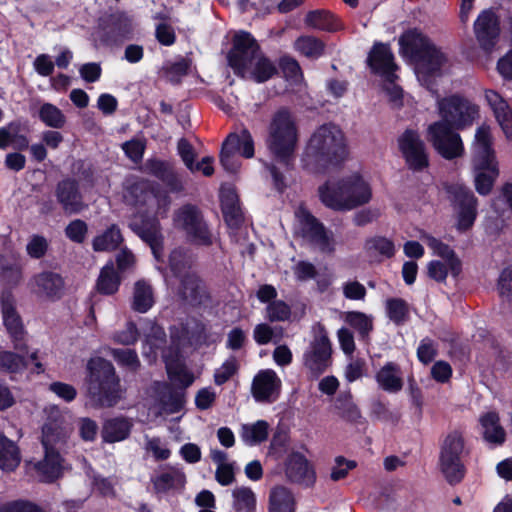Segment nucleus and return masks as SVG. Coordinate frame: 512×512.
Here are the masks:
<instances>
[{
  "instance_id": "obj_31",
  "label": "nucleus",
  "mask_w": 512,
  "mask_h": 512,
  "mask_svg": "<svg viewBox=\"0 0 512 512\" xmlns=\"http://www.w3.org/2000/svg\"><path fill=\"white\" fill-rule=\"evenodd\" d=\"M151 482L155 493L166 494L170 491L183 489L186 484V476L180 469L171 467L169 471L151 478Z\"/></svg>"
},
{
  "instance_id": "obj_11",
  "label": "nucleus",
  "mask_w": 512,
  "mask_h": 512,
  "mask_svg": "<svg viewBox=\"0 0 512 512\" xmlns=\"http://www.w3.org/2000/svg\"><path fill=\"white\" fill-rule=\"evenodd\" d=\"M54 423H46L43 427L44 458L35 463L34 469L43 482L52 483L63 474L64 459L59 451L49 444L50 441L61 440L62 432H58Z\"/></svg>"
},
{
  "instance_id": "obj_52",
  "label": "nucleus",
  "mask_w": 512,
  "mask_h": 512,
  "mask_svg": "<svg viewBox=\"0 0 512 512\" xmlns=\"http://www.w3.org/2000/svg\"><path fill=\"white\" fill-rule=\"evenodd\" d=\"M171 341L175 344H179L181 339H193L197 342L206 340V325L199 320H195V325L192 331L189 330L188 326H182V328L171 330Z\"/></svg>"
},
{
  "instance_id": "obj_22",
  "label": "nucleus",
  "mask_w": 512,
  "mask_h": 512,
  "mask_svg": "<svg viewBox=\"0 0 512 512\" xmlns=\"http://www.w3.org/2000/svg\"><path fill=\"white\" fill-rule=\"evenodd\" d=\"M54 195L65 214H78L85 207L79 182L75 178L67 177L60 180L55 187Z\"/></svg>"
},
{
  "instance_id": "obj_21",
  "label": "nucleus",
  "mask_w": 512,
  "mask_h": 512,
  "mask_svg": "<svg viewBox=\"0 0 512 512\" xmlns=\"http://www.w3.org/2000/svg\"><path fill=\"white\" fill-rule=\"evenodd\" d=\"M287 480L291 483L311 487L316 482V472L304 454L292 451L284 462Z\"/></svg>"
},
{
  "instance_id": "obj_36",
  "label": "nucleus",
  "mask_w": 512,
  "mask_h": 512,
  "mask_svg": "<svg viewBox=\"0 0 512 512\" xmlns=\"http://www.w3.org/2000/svg\"><path fill=\"white\" fill-rule=\"evenodd\" d=\"M155 181L138 178L127 184L126 194L137 206H147L153 198Z\"/></svg>"
},
{
  "instance_id": "obj_9",
  "label": "nucleus",
  "mask_w": 512,
  "mask_h": 512,
  "mask_svg": "<svg viewBox=\"0 0 512 512\" xmlns=\"http://www.w3.org/2000/svg\"><path fill=\"white\" fill-rule=\"evenodd\" d=\"M460 130L439 120L431 123L426 129V140L436 153L445 160L461 158L465 154V147Z\"/></svg>"
},
{
  "instance_id": "obj_48",
  "label": "nucleus",
  "mask_w": 512,
  "mask_h": 512,
  "mask_svg": "<svg viewBox=\"0 0 512 512\" xmlns=\"http://www.w3.org/2000/svg\"><path fill=\"white\" fill-rule=\"evenodd\" d=\"M345 321L358 332L362 340L369 339V335L374 328L371 316L360 311H349L346 313Z\"/></svg>"
},
{
  "instance_id": "obj_4",
  "label": "nucleus",
  "mask_w": 512,
  "mask_h": 512,
  "mask_svg": "<svg viewBox=\"0 0 512 512\" xmlns=\"http://www.w3.org/2000/svg\"><path fill=\"white\" fill-rule=\"evenodd\" d=\"M321 203L334 211H350L367 204L372 198L370 185L359 173L336 182H325L318 188Z\"/></svg>"
},
{
  "instance_id": "obj_60",
  "label": "nucleus",
  "mask_w": 512,
  "mask_h": 512,
  "mask_svg": "<svg viewBox=\"0 0 512 512\" xmlns=\"http://www.w3.org/2000/svg\"><path fill=\"white\" fill-rule=\"evenodd\" d=\"M177 150L185 166L191 172L200 171L201 163L195 164L196 154L194 152L193 146L187 139L181 138L178 141Z\"/></svg>"
},
{
  "instance_id": "obj_19",
  "label": "nucleus",
  "mask_w": 512,
  "mask_h": 512,
  "mask_svg": "<svg viewBox=\"0 0 512 512\" xmlns=\"http://www.w3.org/2000/svg\"><path fill=\"white\" fill-rule=\"evenodd\" d=\"M142 171L161 181L171 193L179 194L185 189L182 173L178 171L173 161L156 157L148 158Z\"/></svg>"
},
{
  "instance_id": "obj_20",
  "label": "nucleus",
  "mask_w": 512,
  "mask_h": 512,
  "mask_svg": "<svg viewBox=\"0 0 512 512\" xmlns=\"http://www.w3.org/2000/svg\"><path fill=\"white\" fill-rule=\"evenodd\" d=\"M500 17L492 9H484L474 22L476 40L482 50L491 52L498 43L501 33Z\"/></svg>"
},
{
  "instance_id": "obj_5",
  "label": "nucleus",
  "mask_w": 512,
  "mask_h": 512,
  "mask_svg": "<svg viewBox=\"0 0 512 512\" xmlns=\"http://www.w3.org/2000/svg\"><path fill=\"white\" fill-rule=\"evenodd\" d=\"M267 147L272 158L286 170L293 168L298 143V129L287 108L278 109L268 127Z\"/></svg>"
},
{
  "instance_id": "obj_27",
  "label": "nucleus",
  "mask_w": 512,
  "mask_h": 512,
  "mask_svg": "<svg viewBox=\"0 0 512 512\" xmlns=\"http://www.w3.org/2000/svg\"><path fill=\"white\" fill-rule=\"evenodd\" d=\"M28 132L27 122L20 119L13 120L0 127V149L5 150L9 146H12L18 152L29 149Z\"/></svg>"
},
{
  "instance_id": "obj_38",
  "label": "nucleus",
  "mask_w": 512,
  "mask_h": 512,
  "mask_svg": "<svg viewBox=\"0 0 512 512\" xmlns=\"http://www.w3.org/2000/svg\"><path fill=\"white\" fill-rule=\"evenodd\" d=\"M124 238L117 224H111L103 233L94 237L92 248L95 252L115 251Z\"/></svg>"
},
{
  "instance_id": "obj_57",
  "label": "nucleus",
  "mask_w": 512,
  "mask_h": 512,
  "mask_svg": "<svg viewBox=\"0 0 512 512\" xmlns=\"http://www.w3.org/2000/svg\"><path fill=\"white\" fill-rule=\"evenodd\" d=\"M166 372L169 379L178 378V376L183 375L186 378V385H192L194 382V375L190 372L185 364L181 362L179 359H169L166 357L165 359Z\"/></svg>"
},
{
  "instance_id": "obj_54",
  "label": "nucleus",
  "mask_w": 512,
  "mask_h": 512,
  "mask_svg": "<svg viewBox=\"0 0 512 512\" xmlns=\"http://www.w3.org/2000/svg\"><path fill=\"white\" fill-rule=\"evenodd\" d=\"M365 249L368 253L375 251L386 258H392L395 255L394 242L384 236L368 238L365 241Z\"/></svg>"
},
{
  "instance_id": "obj_28",
  "label": "nucleus",
  "mask_w": 512,
  "mask_h": 512,
  "mask_svg": "<svg viewBox=\"0 0 512 512\" xmlns=\"http://www.w3.org/2000/svg\"><path fill=\"white\" fill-rule=\"evenodd\" d=\"M479 424L482 427L483 440L494 446H502L506 441V431L500 423L497 411H488L480 415Z\"/></svg>"
},
{
  "instance_id": "obj_42",
  "label": "nucleus",
  "mask_w": 512,
  "mask_h": 512,
  "mask_svg": "<svg viewBox=\"0 0 512 512\" xmlns=\"http://www.w3.org/2000/svg\"><path fill=\"white\" fill-rule=\"evenodd\" d=\"M294 48L301 55L316 60L325 53L326 44L312 35H301L294 42Z\"/></svg>"
},
{
  "instance_id": "obj_37",
  "label": "nucleus",
  "mask_w": 512,
  "mask_h": 512,
  "mask_svg": "<svg viewBox=\"0 0 512 512\" xmlns=\"http://www.w3.org/2000/svg\"><path fill=\"white\" fill-rule=\"evenodd\" d=\"M20 462L19 447L0 431V469L7 472L14 471Z\"/></svg>"
},
{
  "instance_id": "obj_14",
  "label": "nucleus",
  "mask_w": 512,
  "mask_h": 512,
  "mask_svg": "<svg viewBox=\"0 0 512 512\" xmlns=\"http://www.w3.org/2000/svg\"><path fill=\"white\" fill-rule=\"evenodd\" d=\"M0 304L3 318V325L13 344V348L23 354L28 353L27 331L24 327L22 317L16 309V300L10 290L1 293Z\"/></svg>"
},
{
  "instance_id": "obj_43",
  "label": "nucleus",
  "mask_w": 512,
  "mask_h": 512,
  "mask_svg": "<svg viewBox=\"0 0 512 512\" xmlns=\"http://www.w3.org/2000/svg\"><path fill=\"white\" fill-rule=\"evenodd\" d=\"M121 284V278L112 263L106 264L100 271L96 289L102 295H114Z\"/></svg>"
},
{
  "instance_id": "obj_51",
  "label": "nucleus",
  "mask_w": 512,
  "mask_h": 512,
  "mask_svg": "<svg viewBox=\"0 0 512 512\" xmlns=\"http://www.w3.org/2000/svg\"><path fill=\"white\" fill-rule=\"evenodd\" d=\"M255 60L256 62L251 71L252 78L255 82L264 83L277 74V67L268 57L258 55Z\"/></svg>"
},
{
  "instance_id": "obj_39",
  "label": "nucleus",
  "mask_w": 512,
  "mask_h": 512,
  "mask_svg": "<svg viewBox=\"0 0 512 512\" xmlns=\"http://www.w3.org/2000/svg\"><path fill=\"white\" fill-rule=\"evenodd\" d=\"M131 230L144 242H153L155 238L161 236L159 232V221L149 215H140L130 224Z\"/></svg>"
},
{
  "instance_id": "obj_25",
  "label": "nucleus",
  "mask_w": 512,
  "mask_h": 512,
  "mask_svg": "<svg viewBox=\"0 0 512 512\" xmlns=\"http://www.w3.org/2000/svg\"><path fill=\"white\" fill-rule=\"evenodd\" d=\"M281 388V380L272 369L260 370L253 378L251 393L257 402H274Z\"/></svg>"
},
{
  "instance_id": "obj_56",
  "label": "nucleus",
  "mask_w": 512,
  "mask_h": 512,
  "mask_svg": "<svg viewBox=\"0 0 512 512\" xmlns=\"http://www.w3.org/2000/svg\"><path fill=\"white\" fill-rule=\"evenodd\" d=\"M291 316L290 306L283 300H274L266 307V319L270 322H284Z\"/></svg>"
},
{
  "instance_id": "obj_8",
  "label": "nucleus",
  "mask_w": 512,
  "mask_h": 512,
  "mask_svg": "<svg viewBox=\"0 0 512 512\" xmlns=\"http://www.w3.org/2000/svg\"><path fill=\"white\" fill-rule=\"evenodd\" d=\"M441 122L447 123L456 130L470 128L479 117V106L465 96L455 93L438 101Z\"/></svg>"
},
{
  "instance_id": "obj_62",
  "label": "nucleus",
  "mask_w": 512,
  "mask_h": 512,
  "mask_svg": "<svg viewBox=\"0 0 512 512\" xmlns=\"http://www.w3.org/2000/svg\"><path fill=\"white\" fill-rule=\"evenodd\" d=\"M238 369L239 365L236 358L231 356L219 369H216L214 373V383L217 386L225 384L238 372Z\"/></svg>"
},
{
  "instance_id": "obj_33",
  "label": "nucleus",
  "mask_w": 512,
  "mask_h": 512,
  "mask_svg": "<svg viewBox=\"0 0 512 512\" xmlns=\"http://www.w3.org/2000/svg\"><path fill=\"white\" fill-rule=\"evenodd\" d=\"M296 499L292 491L282 485L271 489L268 512H296Z\"/></svg>"
},
{
  "instance_id": "obj_44",
  "label": "nucleus",
  "mask_w": 512,
  "mask_h": 512,
  "mask_svg": "<svg viewBox=\"0 0 512 512\" xmlns=\"http://www.w3.org/2000/svg\"><path fill=\"white\" fill-rule=\"evenodd\" d=\"M386 315L395 325L401 326L409 320V304L403 298H388L385 302Z\"/></svg>"
},
{
  "instance_id": "obj_59",
  "label": "nucleus",
  "mask_w": 512,
  "mask_h": 512,
  "mask_svg": "<svg viewBox=\"0 0 512 512\" xmlns=\"http://www.w3.org/2000/svg\"><path fill=\"white\" fill-rule=\"evenodd\" d=\"M74 173L83 181L87 186L93 187L95 185V167L90 161L78 159L73 164Z\"/></svg>"
},
{
  "instance_id": "obj_61",
  "label": "nucleus",
  "mask_w": 512,
  "mask_h": 512,
  "mask_svg": "<svg viewBox=\"0 0 512 512\" xmlns=\"http://www.w3.org/2000/svg\"><path fill=\"white\" fill-rule=\"evenodd\" d=\"M290 436L283 429H277L270 441L269 452L276 458L282 457L288 449Z\"/></svg>"
},
{
  "instance_id": "obj_55",
  "label": "nucleus",
  "mask_w": 512,
  "mask_h": 512,
  "mask_svg": "<svg viewBox=\"0 0 512 512\" xmlns=\"http://www.w3.org/2000/svg\"><path fill=\"white\" fill-rule=\"evenodd\" d=\"M234 497V508L237 511H241L243 509L246 512H253L256 507V496L251 488L249 487H240L236 488L233 491Z\"/></svg>"
},
{
  "instance_id": "obj_41",
  "label": "nucleus",
  "mask_w": 512,
  "mask_h": 512,
  "mask_svg": "<svg viewBox=\"0 0 512 512\" xmlns=\"http://www.w3.org/2000/svg\"><path fill=\"white\" fill-rule=\"evenodd\" d=\"M152 286L141 279L135 282L133 291L132 309L138 313L148 312L154 305Z\"/></svg>"
},
{
  "instance_id": "obj_32",
  "label": "nucleus",
  "mask_w": 512,
  "mask_h": 512,
  "mask_svg": "<svg viewBox=\"0 0 512 512\" xmlns=\"http://www.w3.org/2000/svg\"><path fill=\"white\" fill-rule=\"evenodd\" d=\"M132 424L123 417L107 419L102 426L101 437L105 443H115L129 437Z\"/></svg>"
},
{
  "instance_id": "obj_34",
  "label": "nucleus",
  "mask_w": 512,
  "mask_h": 512,
  "mask_svg": "<svg viewBox=\"0 0 512 512\" xmlns=\"http://www.w3.org/2000/svg\"><path fill=\"white\" fill-rule=\"evenodd\" d=\"M400 366L395 362H387L376 373V381L379 386L387 392L396 393L403 387V380L400 376Z\"/></svg>"
},
{
  "instance_id": "obj_16",
  "label": "nucleus",
  "mask_w": 512,
  "mask_h": 512,
  "mask_svg": "<svg viewBox=\"0 0 512 512\" xmlns=\"http://www.w3.org/2000/svg\"><path fill=\"white\" fill-rule=\"evenodd\" d=\"M397 142L405 165L410 171L420 173L430 166V157L426 144L421 139L417 130L406 129L398 137Z\"/></svg>"
},
{
  "instance_id": "obj_2",
  "label": "nucleus",
  "mask_w": 512,
  "mask_h": 512,
  "mask_svg": "<svg viewBox=\"0 0 512 512\" xmlns=\"http://www.w3.org/2000/svg\"><path fill=\"white\" fill-rule=\"evenodd\" d=\"M400 51L417 65V76L427 87L441 74L447 62L446 55L428 36L418 29H409L399 38Z\"/></svg>"
},
{
  "instance_id": "obj_10",
  "label": "nucleus",
  "mask_w": 512,
  "mask_h": 512,
  "mask_svg": "<svg viewBox=\"0 0 512 512\" xmlns=\"http://www.w3.org/2000/svg\"><path fill=\"white\" fill-rule=\"evenodd\" d=\"M445 191L451 207L456 213V229L459 232L470 230L478 215V199L473 191L464 184H447Z\"/></svg>"
},
{
  "instance_id": "obj_29",
  "label": "nucleus",
  "mask_w": 512,
  "mask_h": 512,
  "mask_svg": "<svg viewBox=\"0 0 512 512\" xmlns=\"http://www.w3.org/2000/svg\"><path fill=\"white\" fill-rule=\"evenodd\" d=\"M221 150L239 153L242 157L250 159L255 154L254 140L247 128H243L240 133H230L222 143Z\"/></svg>"
},
{
  "instance_id": "obj_64",
  "label": "nucleus",
  "mask_w": 512,
  "mask_h": 512,
  "mask_svg": "<svg viewBox=\"0 0 512 512\" xmlns=\"http://www.w3.org/2000/svg\"><path fill=\"white\" fill-rule=\"evenodd\" d=\"M0 512H44L38 505L26 501L15 500L0 506Z\"/></svg>"
},
{
  "instance_id": "obj_46",
  "label": "nucleus",
  "mask_w": 512,
  "mask_h": 512,
  "mask_svg": "<svg viewBox=\"0 0 512 512\" xmlns=\"http://www.w3.org/2000/svg\"><path fill=\"white\" fill-rule=\"evenodd\" d=\"M28 360L21 354L0 349V372L16 374L27 369Z\"/></svg>"
},
{
  "instance_id": "obj_17",
  "label": "nucleus",
  "mask_w": 512,
  "mask_h": 512,
  "mask_svg": "<svg viewBox=\"0 0 512 512\" xmlns=\"http://www.w3.org/2000/svg\"><path fill=\"white\" fill-rule=\"evenodd\" d=\"M259 53L260 45L252 34L239 31L233 36L227 61L236 74H243L253 64Z\"/></svg>"
},
{
  "instance_id": "obj_30",
  "label": "nucleus",
  "mask_w": 512,
  "mask_h": 512,
  "mask_svg": "<svg viewBox=\"0 0 512 512\" xmlns=\"http://www.w3.org/2000/svg\"><path fill=\"white\" fill-rule=\"evenodd\" d=\"M306 26L313 29L334 33L343 29L340 19L325 9L311 10L307 12L304 18Z\"/></svg>"
},
{
  "instance_id": "obj_35",
  "label": "nucleus",
  "mask_w": 512,
  "mask_h": 512,
  "mask_svg": "<svg viewBox=\"0 0 512 512\" xmlns=\"http://www.w3.org/2000/svg\"><path fill=\"white\" fill-rule=\"evenodd\" d=\"M23 278V269L19 257H0V281L9 288L17 287Z\"/></svg>"
},
{
  "instance_id": "obj_6",
  "label": "nucleus",
  "mask_w": 512,
  "mask_h": 512,
  "mask_svg": "<svg viewBox=\"0 0 512 512\" xmlns=\"http://www.w3.org/2000/svg\"><path fill=\"white\" fill-rule=\"evenodd\" d=\"M173 227L182 235L186 243L195 247H210L214 234L203 211L192 203H185L176 209L172 216Z\"/></svg>"
},
{
  "instance_id": "obj_24",
  "label": "nucleus",
  "mask_w": 512,
  "mask_h": 512,
  "mask_svg": "<svg viewBox=\"0 0 512 512\" xmlns=\"http://www.w3.org/2000/svg\"><path fill=\"white\" fill-rule=\"evenodd\" d=\"M30 286L37 296L57 301L63 296L65 281L57 272L42 271L31 278Z\"/></svg>"
},
{
  "instance_id": "obj_47",
  "label": "nucleus",
  "mask_w": 512,
  "mask_h": 512,
  "mask_svg": "<svg viewBox=\"0 0 512 512\" xmlns=\"http://www.w3.org/2000/svg\"><path fill=\"white\" fill-rule=\"evenodd\" d=\"M269 425L265 420H258L254 424L242 426L241 438L250 446L260 444L268 438Z\"/></svg>"
},
{
  "instance_id": "obj_58",
  "label": "nucleus",
  "mask_w": 512,
  "mask_h": 512,
  "mask_svg": "<svg viewBox=\"0 0 512 512\" xmlns=\"http://www.w3.org/2000/svg\"><path fill=\"white\" fill-rule=\"evenodd\" d=\"M65 236L77 244L84 243L88 234V225L82 219H74L65 227Z\"/></svg>"
},
{
  "instance_id": "obj_7",
  "label": "nucleus",
  "mask_w": 512,
  "mask_h": 512,
  "mask_svg": "<svg viewBox=\"0 0 512 512\" xmlns=\"http://www.w3.org/2000/svg\"><path fill=\"white\" fill-rule=\"evenodd\" d=\"M465 439L460 430L449 432L444 438L439 454V468L450 485L459 484L465 477L466 468L462 462Z\"/></svg>"
},
{
  "instance_id": "obj_26",
  "label": "nucleus",
  "mask_w": 512,
  "mask_h": 512,
  "mask_svg": "<svg viewBox=\"0 0 512 512\" xmlns=\"http://www.w3.org/2000/svg\"><path fill=\"white\" fill-rule=\"evenodd\" d=\"M471 162L475 190L481 196L489 195L500 174L497 159H487L486 163H482V160H471Z\"/></svg>"
},
{
  "instance_id": "obj_50",
  "label": "nucleus",
  "mask_w": 512,
  "mask_h": 512,
  "mask_svg": "<svg viewBox=\"0 0 512 512\" xmlns=\"http://www.w3.org/2000/svg\"><path fill=\"white\" fill-rule=\"evenodd\" d=\"M168 265L174 277H182L191 267L187 250L181 246L172 249L168 256Z\"/></svg>"
},
{
  "instance_id": "obj_49",
  "label": "nucleus",
  "mask_w": 512,
  "mask_h": 512,
  "mask_svg": "<svg viewBox=\"0 0 512 512\" xmlns=\"http://www.w3.org/2000/svg\"><path fill=\"white\" fill-rule=\"evenodd\" d=\"M38 117L49 128L61 129L66 124V116L52 103L42 104L38 111Z\"/></svg>"
},
{
  "instance_id": "obj_3",
  "label": "nucleus",
  "mask_w": 512,
  "mask_h": 512,
  "mask_svg": "<svg viewBox=\"0 0 512 512\" xmlns=\"http://www.w3.org/2000/svg\"><path fill=\"white\" fill-rule=\"evenodd\" d=\"M86 396L93 408H112L121 400V383L113 364L102 357L91 358L85 378Z\"/></svg>"
},
{
  "instance_id": "obj_40",
  "label": "nucleus",
  "mask_w": 512,
  "mask_h": 512,
  "mask_svg": "<svg viewBox=\"0 0 512 512\" xmlns=\"http://www.w3.org/2000/svg\"><path fill=\"white\" fill-rule=\"evenodd\" d=\"M487 159L497 158L492 146L489 127L481 126L476 130L475 145L471 160H482V163H486Z\"/></svg>"
},
{
  "instance_id": "obj_53",
  "label": "nucleus",
  "mask_w": 512,
  "mask_h": 512,
  "mask_svg": "<svg viewBox=\"0 0 512 512\" xmlns=\"http://www.w3.org/2000/svg\"><path fill=\"white\" fill-rule=\"evenodd\" d=\"M114 360L119 366L123 367L127 371L136 373L141 367L138 354L134 349L119 348L112 351Z\"/></svg>"
},
{
  "instance_id": "obj_15",
  "label": "nucleus",
  "mask_w": 512,
  "mask_h": 512,
  "mask_svg": "<svg viewBox=\"0 0 512 512\" xmlns=\"http://www.w3.org/2000/svg\"><path fill=\"white\" fill-rule=\"evenodd\" d=\"M303 365L313 377L318 378L332 365V344L324 326L318 332L303 353Z\"/></svg>"
},
{
  "instance_id": "obj_13",
  "label": "nucleus",
  "mask_w": 512,
  "mask_h": 512,
  "mask_svg": "<svg viewBox=\"0 0 512 512\" xmlns=\"http://www.w3.org/2000/svg\"><path fill=\"white\" fill-rule=\"evenodd\" d=\"M295 216L298 220L296 235L307 239L311 244L316 245L321 252L331 253L334 251V239L332 232L328 231L324 224L316 218L306 207L300 206Z\"/></svg>"
},
{
  "instance_id": "obj_23",
  "label": "nucleus",
  "mask_w": 512,
  "mask_h": 512,
  "mask_svg": "<svg viewBox=\"0 0 512 512\" xmlns=\"http://www.w3.org/2000/svg\"><path fill=\"white\" fill-rule=\"evenodd\" d=\"M177 295L181 301L191 307H200L210 299L203 280L195 272L185 273L180 278Z\"/></svg>"
},
{
  "instance_id": "obj_1",
  "label": "nucleus",
  "mask_w": 512,
  "mask_h": 512,
  "mask_svg": "<svg viewBox=\"0 0 512 512\" xmlns=\"http://www.w3.org/2000/svg\"><path fill=\"white\" fill-rule=\"evenodd\" d=\"M348 146L342 130L333 123L323 124L309 139L305 161L315 172H325L341 166L348 156Z\"/></svg>"
},
{
  "instance_id": "obj_18",
  "label": "nucleus",
  "mask_w": 512,
  "mask_h": 512,
  "mask_svg": "<svg viewBox=\"0 0 512 512\" xmlns=\"http://www.w3.org/2000/svg\"><path fill=\"white\" fill-rule=\"evenodd\" d=\"M366 63L370 72L385 82L394 84L397 80L398 65L389 43L375 41L367 55Z\"/></svg>"
},
{
  "instance_id": "obj_63",
  "label": "nucleus",
  "mask_w": 512,
  "mask_h": 512,
  "mask_svg": "<svg viewBox=\"0 0 512 512\" xmlns=\"http://www.w3.org/2000/svg\"><path fill=\"white\" fill-rule=\"evenodd\" d=\"M49 249V243L47 239L38 234H34L30 237L27 245L26 252L32 259L43 258Z\"/></svg>"
},
{
  "instance_id": "obj_12",
  "label": "nucleus",
  "mask_w": 512,
  "mask_h": 512,
  "mask_svg": "<svg viewBox=\"0 0 512 512\" xmlns=\"http://www.w3.org/2000/svg\"><path fill=\"white\" fill-rule=\"evenodd\" d=\"M95 34V41L100 46L112 49L132 40L134 29L131 20L124 14L112 13L100 19Z\"/></svg>"
},
{
  "instance_id": "obj_45",
  "label": "nucleus",
  "mask_w": 512,
  "mask_h": 512,
  "mask_svg": "<svg viewBox=\"0 0 512 512\" xmlns=\"http://www.w3.org/2000/svg\"><path fill=\"white\" fill-rule=\"evenodd\" d=\"M334 406L338 415L347 422L357 423L362 417L360 409L353 402V397L349 392L338 395Z\"/></svg>"
}]
</instances>
